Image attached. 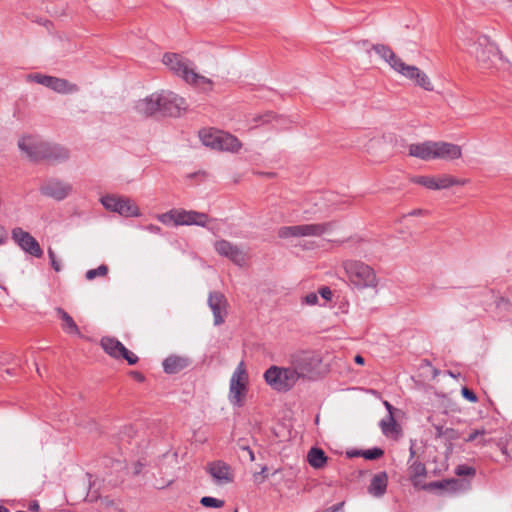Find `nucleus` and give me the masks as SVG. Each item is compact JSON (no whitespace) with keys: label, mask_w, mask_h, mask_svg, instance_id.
I'll return each instance as SVG.
<instances>
[{"label":"nucleus","mask_w":512,"mask_h":512,"mask_svg":"<svg viewBox=\"0 0 512 512\" xmlns=\"http://www.w3.org/2000/svg\"><path fill=\"white\" fill-rule=\"evenodd\" d=\"M48 255H49V258L51 260V265L53 267V269L56 271V272H59L61 270V264L60 262L56 259V255L54 253V251L50 248L48 249Z\"/></svg>","instance_id":"nucleus-41"},{"label":"nucleus","mask_w":512,"mask_h":512,"mask_svg":"<svg viewBox=\"0 0 512 512\" xmlns=\"http://www.w3.org/2000/svg\"><path fill=\"white\" fill-rule=\"evenodd\" d=\"M266 471L267 467L263 466L259 474H254L255 481H258L259 483L263 482V480L267 478V475L265 474Z\"/></svg>","instance_id":"nucleus-47"},{"label":"nucleus","mask_w":512,"mask_h":512,"mask_svg":"<svg viewBox=\"0 0 512 512\" xmlns=\"http://www.w3.org/2000/svg\"><path fill=\"white\" fill-rule=\"evenodd\" d=\"M163 100V91L154 92L145 98L135 102V110L145 116L161 112V101Z\"/></svg>","instance_id":"nucleus-20"},{"label":"nucleus","mask_w":512,"mask_h":512,"mask_svg":"<svg viewBox=\"0 0 512 512\" xmlns=\"http://www.w3.org/2000/svg\"><path fill=\"white\" fill-rule=\"evenodd\" d=\"M360 151L371 160L382 162L387 158L386 139L382 135H363L357 139Z\"/></svg>","instance_id":"nucleus-11"},{"label":"nucleus","mask_w":512,"mask_h":512,"mask_svg":"<svg viewBox=\"0 0 512 512\" xmlns=\"http://www.w3.org/2000/svg\"><path fill=\"white\" fill-rule=\"evenodd\" d=\"M327 456L320 448H311L307 454L308 463L315 469L323 468L327 463Z\"/></svg>","instance_id":"nucleus-30"},{"label":"nucleus","mask_w":512,"mask_h":512,"mask_svg":"<svg viewBox=\"0 0 512 512\" xmlns=\"http://www.w3.org/2000/svg\"><path fill=\"white\" fill-rule=\"evenodd\" d=\"M345 275L351 285L358 289L375 288L378 278L374 269L368 264L348 259L342 262Z\"/></svg>","instance_id":"nucleus-4"},{"label":"nucleus","mask_w":512,"mask_h":512,"mask_svg":"<svg viewBox=\"0 0 512 512\" xmlns=\"http://www.w3.org/2000/svg\"><path fill=\"white\" fill-rule=\"evenodd\" d=\"M149 230L158 232V231H160V228L157 226H154V225H150Z\"/></svg>","instance_id":"nucleus-54"},{"label":"nucleus","mask_w":512,"mask_h":512,"mask_svg":"<svg viewBox=\"0 0 512 512\" xmlns=\"http://www.w3.org/2000/svg\"><path fill=\"white\" fill-rule=\"evenodd\" d=\"M408 475L412 485L416 489L425 487V479L427 476V470L423 463L414 461L408 468Z\"/></svg>","instance_id":"nucleus-24"},{"label":"nucleus","mask_w":512,"mask_h":512,"mask_svg":"<svg viewBox=\"0 0 512 512\" xmlns=\"http://www.w3.org/2000/svg\"><path fill=\"white\" fill-rule=\"evenodd\" d=\"M333 227L332 222L283 226L278 230V236L283 239L291 237H321L331 232Z\"/></svg>","instance_id":"nucleus-9"},{"label":"nucleus","mask_w":512,"mask_h":512,"mask_svg":"<svg viewBox=\"0 0 512 512\" xmlns=\"http://www.w3.org/2000/svg\"><path fill=\"white\" fill-rule=\"evenodd\" d=\"M396 72L425 91L434 90V84L430 77L417 66L406 64L403 61Z\"/></svg>","instance_id":"nucleus-13"},{"label":"nucleus","mask_w":512,"mask_h":512,"mask_svg":"<svg viewBox=\"0 0 512 512\" xmlns=\"http://www.w3.org/2000/svg\"><path fill=\"white\" fill-rule=\"evenodd\" d=\"M71 190L72 188L68 183L58 180L47 181L41 187L42 194L56 200H63L70 194Z\"/></svg>","instance_id":"nucleus-21"},{"label":"nucleus","mask_w":512,"mask_h":512,"mask_svg":"<svg viewBox=\"0 0 512 512\" xmlns=\"http://www.w3.org/2000/svg\"><path fill=\"white\" fill-rule=\"evenodd\" d=\"M12 239L21 247V249L30 255L38 258L43 255V251L37 240L22 228L16 227L12 230Z\"/></svg>","instance_id":"nucleus-16"},{"label":"nucleus","mask_w":512,"mask_h":512,"mask_svg":"<svg viewBox=\"0 0 512 512\" xmlns=\"http://www.w3.org/2000/svg\"><path fill=\"white\" fill-rule=\"evenodd\" d=\"M373 50L378 54L395 72L403 62L388 46L377 44Z\"/></svg>","instance_id":"nucleus-25"},{"label":"nucleus","mask_w":512,"mask_h":512,"mask_svg":"<svg viewBox=\"0 0 512 512\" xmlns=\"http://www.w3.org/2000/svg\"><path fill=\"white\" fill-rule=\"evenodd\" d=\"M384 405L387 408L389 413L392 412L393 407H392V405L389 402L385 401Z\"/></svg>","instance_id":"nucleus-53"},{"label":"nucleus","mask_w":512,"mask_h":512,"mask_svg":"<svg viewBox=\"0 0 512 512\" xmlns=\"http://www.w3.org/2000/svg\"><path fill=\"white\" fill-rule=\"evenodd\" d=\"M358 454L367 460H375V459L380 458L384 454V451L380 448H373V449L363 450V451L359 452Z\"/></svg>","instance_id":"nucleus-37"},{"label":"nucleus","mask_w":512,"mask_h":512,"mask_svg":"<svg viewBox=\"0 0 512 512\" xmlns=\"http://www.w3.org/2000/svg\"><path fill=\"white\" fill-rule=\"evenodd\" d=\"M470 53L475 57L480 68L485 70L498 69L503 63L497 46L486 36H480L473 43Z\"/></svg>","instance_id":"nucleus-6"},{"label":"nucleus","mask_w":512,"mask_h":512,"mask_svg":"<svg viewBox=\"0 0 512 512\" xmlns=\"http://www.w3.org/2000/svg\"><path fill=\"white\" fill-rule=\"evenodd\" d=\"M410 181L414 184L423 186L429 190H436L435 175H416Z\"/></svg>","instance_id":"nucleus-33"},{"label":"nucleus","mask_w":512,"mask_h":512,"mask_svg":"<svg viewBox=\"0 0 512 512\" xmlns=\"http://www.w3.org/2000/svg\"><path fill=\"white\" fill-rule=\"evenodd\" d=\"M8 239V232L3 225H0V246L3 245Z\"/></svg>","instance_id":"nucleus-48"},{"label":"nucleus","mask_w":512,"mask_h":512,"mask_svg":"<svg viewBox=\"0 0 512 512\" xmlns=\"http://www.w3.org/2000/svg\"><path fill=\"white\" fill-rule=\"evenodd\" d=\"M380 427L383 434L387 437L396 438L400 433V427L395 421L392 412L388 413V415L381 420Z\"/></svg>","instance_id":"nucleus-29"},{"label":"nucleus","mask_w":512,"mask_h":512,"mask_svg":"<svg viewBox=\"0 0 512 512\" xmlns=\"http://www.w3.org/2000/svg\"><path fill=\"white\" fill-rule=\"evenodd\" d=\"M99 505L102 512H124L120 501L109 497L101 498Z\"/></svg>","instance_id":"nucleus-32"},{"label":"nucleus","mask_w":512,"mask_h":512,"mask_svg":"<svg viewBox=\"0 0 512 512\" xmlns=\"http://www.w3.org/2000/svg\"><path fill=\"white\" fill-rule=\"evenodd\" d=\"M188 359L181 356H170L163 362V367L166 373L175 374L185 369L188 366Z\"/></svg>","instance_id":"nucleus-27"},{"label":"nucleus","mask_w":512,"mask_h":512,"mask_svg":"<svg viewBox=\"0 0 512 512\" xmlns=\"http://www.w3.org/2000/svg\"><path fill=\"white\" fill-rule=\"evenodd\" d=\"M208 304L213 312L214 324L220 325L223 323L227 305L224 295L219 292L211 293L208 299Z\"/></svg>","instance_id":"nucleus-23"},{"label":"nucleus","mask_w":512,"mask_h":512,"mask_svg":"<svg viewBox=\"0 0 512 512\" xmlns=\"http://www.w3.org/2000/svg\"><path fill=\"white\" fill-rule=\"evenodd\" d=\"M55 150L58 151V154L55 155L54 159L56 161L58 160H65L68 158V151L66 149H63V148H55Z\"/></svg>","instance_id":"nucleus-46"},{"label":"nucleus","mask_w":512,"mask_h":512,"mask_svg":"<svg viewBox=\"0 0 512 512\" xmlns=\"http://www.w3.org/2000/svg\"><path fill=\"white\" fill-rule=\"evenodd\" d=\"M410 454H411V457H414V455H415V452H414V450H413V447H412V446L410 447Z\"/></svg>","instance_id":"nucleus-57"},{"label":"nucleus","mask_w":512,"mask_h":512,"mask_svg":"<svg viewBox=\"0 0 512 512\" xmlns=\"http://www.w3.org/2000/svg\"><path fill=\"white\" fill-rule=\"evenodd\" d=\"M178 209H172L166 213L159 214L157 219L164 225H175L177 226Z\"/></svg>","instance_id":"nucleus-35"},{"label":"nucleus","mask_w":512,"mask_h":512,"mask_svg":"<svg viewBox=\"0 0 512 512\" xmlns=\"http://www.w3.org/2000/svg\"><path fill=\"white\" fill-rule=\"evenodd\" d=\"M57 314L59 315L60 319L62 320V329L68 333V334H76L78 336H81V333L79 331V328L73 318L65 312L63 309L58 308Z\"/></svg>","instance_id":"nucleus-31"},{"label":"nucleus","mask_w":512,"mask_h":512,"mask_svg":"<svg viewBox=\"0 0 512 512\" xmlns=\"http://www.w3.org/2000/svg\"><path fill=\"white\" fill-rule=\"evenodd\" d=\"M242 451L247 454V456H248L250 461H254L255 460V455H254L253 451L249 447H243Z\"/></svg>","instance_id":"nucleus-49"},{"label":"nucleus","mask_w":512,"mask_h":512,"mask_svg":"<svg viewBox=\"0 0 512 512\" xmlns=\"http://www.w3.org/2000/svg\"><path fill=\"white\" fill-rule=\"evenodd\" d=\"M303 301L305 304L310 306L316 305L318 303V295L314 292H311L303 298Z\"/></svg>","instance_id":"nucleus-42"},{"label":"nucleus","mask_w":512,"mask_h":512,"mask_svg":"<svg viewBox=\"0 0 512 512\" xmlns=\"http://www.w3.org/2000/svg\"><path fill=\"white\" fill-rule=\"evenodd\" d=\"M461 394L466 400H468L471 403H476L478 401V397L476 396V394L467 387H463L461 389Z\"/></svg>","instance_id":"nucleus-40"},{"label":"nucleus","mask_w":512,"mask_h":512,"mask_svg":"<svg viewBox=\"0 0 512 512\" xmlns=\"http://www.w3.org/2000/svg\"><path fill=\"white\" fill-rule=\"evenodd\" d=\"M27 82H34L45 86L55 93L70 95L79 91V86L67 79L45 75L41 73H30L26 76Z\"/></svg>","instance_id":"nucleus-10"},{"label":"nucleus","mask_w":512,"mask_h":512,"mask_svg":"<svg viewBox=\"0 0 512 512\" xmlns=\"http://www.w3.org/2000/svg\"><path fill=\"white\" fill-rule=\"evenodd\" d=\"M198 136L204 146L217 151L237 153L243 146L236 136L212 127L202 128Z\"/></svg>","instance_id":"nucleus-5"},{"label":"nucleus","mask_w":512,"mask_h":512,"mask_svg":"<svg viewBox=\"0 0 512 512\" xmlns=\"http://www.w3.org/2000/svg\"><path fill=\"white\" fill-rule=\"evenodd\" d=\"M319 294L322 298H324L327 301H330L332 299V291L329 287H322L319 289Z\"/></svg>","instance_id":"nucleus-44"},{"label":"nucleus","mask_w":512,"mask_h":512,"mask_svg":"<svg viewBox=\"0 0 512 512\" xmlns=\"http://www.w3.org/2000/svg\"><path fill=\"white\" fill-rule=\"evenodd\" d=\"M208 222L209 217L205 213L178 209L177 226L197 225L204 227L207 225Z\"/></svg>","instance_id":"nucleus-22"},{"label":"nucleus","mask_w":512,"mask_h":512,"mask_svg":"<svg viewBox=\"0 0 512 512\" xmlns=\"http://www.w3.org/2000/svg\"><path fill=\"white\" fill-rule=\"evenodd\" d=\"M354 361L359 365H364L365 362L364 358L361 355H356L354 357Z\"/></svg>","instance_id":"nucleus-50"},{"label":"nucleus","mask_w":512,"mask_h":512,"mask_svg":"<svg viewBox=\"0 0 512 512\" xmlns=\"http://www.w3.org/2000/svg\"><path fill=\"white\" fill-rule=\"evenodd\" d=\"M445 485L442 482H432L429 484H425L424 488H421L422 490H432V489H443Z\"/></svg>","instance_id":"nucleus-45"},{"label":"nucleus","mask_w":512,"mask_h":512,"mask_svg":"<svg viewBox=\"0 0 512 512\" xmlns=\"http://www.w3.org/2000/svg\"><path fill=\"white\" fill-rule=\"evenodd\" d=\"M108 273V266L102 264L96 269H90L86 272L85 277L87 280H93L96 277H105Z\"/></svg>","instance_id":"nucleus-36"},{"label":"nucleus","mask_w":512,"mask_h":512,"mask_svg":"<svg viewBox=\"0 0 512 512\" xmlns=\"http://www.w3.org/2000/svg\"><path fill=\"white\" fill-rule=\"evenodd\" d=\"M200 503L204 507H211V508H221L224 505V501L223 500H220V499H217V498H213V497H209V496L202 497L201 500H200Z\"/></svg>","instance_id":"nucleus-38"},{"label":"nucleus","mask_w":512,"mask_h":512,"mask_svg":"<svg viewBox=\"0 0 512 512\" xmlns=\"http://www.w3.org/2000/svg\"><path fill=\"white\" fill-rule=\"evenodd\" d=\"M101 203L106 210L118 213L123 217H138L141 214L136 203L128 197L106 195L101 198Z\"/></svg>","instance_id":"nucleus-12"},{"label":"nucleus","mask_w":512,"mask_h":512,"mask_svg":"<svg viewBox=\"0 0 512 512\" xmlns=\"http://www.w3.org/2000/svg\"><path fill=\"white\" fill-rule=\"evenodd\" d=\"M162 63L176 76L182 78L187 84L194 86L204 92H210L213 89V81L196 72L192 63L183 56L176 53H166L163 55Z\"/></svg>","instance_id":"nucleus-1"},{"label":"nucleus","mask_w":512,"mask_h":512,"mask_svg":"<svg viewBox=\"0 0 512 512\" xmlns=\"http://www.w3.org/2000/svg\"><path fill=\"white\" fill-rule=\"evenodd\" d=\"M423 214L424 211L422 209H415L410 213L411 216H421Z\"/></svg>","instance_id":"nucleus-51"},{"label":"nucleus","mask_w":512,"mask_h":512,"mask_svg":"<svg viewBox=\"0 0 512 512\" xmlns=\"http://www.w3.org/2000/svg\"><path fill=\"white\" fill-rule=\"evenodd\" d=\"M206 470L217 485L231 483L234 479V473L231 467L220 460L209 463Z\"/></svg>","instance_id":"nucleus-19"},{"label":"nucleus","mask_w":512,"mask_h":512,"mask_svg":"<svg viewBox=\"0 0 512 512\" xmlns=\"http://www.w3.org/2000/svg\"><path fill=\"white\" fill-rule=\"evenodd\" d=\"M287 365L298 382H307L319 376L321 359L314 352L300 350L289 356Z\"/></svg>","instance_id":"nucleus-3"},{"label":"nucleus","mask_w":512,"mask_h":512,"mask_svg":"<svg viewBox=\"0 0 512 512\" xmlns=\"http://www.w3.org/2000/svg\"><path fill=\"white\" fill-rule=\"evenodd\" d=\"M0 512H8V510L4 506L0 505Z\"/></svg>","instance_id":"nucleus-56"},{"label":"nucleus","mask_w":512,"mask_h":512,"mask_svg":"<svg viewBox=\"0 0 512 512\" xmlns=\"http://www.w3.org/2000/svg\"><path fill=\"white\" fill-rule=\"evenodd\" d=\"M249 386V375L246 365L241 361L233 371L229 380L228 400L233 406H243Z\"/></svg>","instance_id":"nucleus-8"},{"label":"nucleus","mask_w":512,"mask_h":512,"mask_svg":"<svg viewBox=\"0 0 512 512\" xmlns=\"http://www.w3.org/2000/svg\"><path fill=\"white\" fill-rule=\"evenodd\" d=\"M274 118L275 116L272 113H265L253 117L251 121L254 123L253 127H256L258 122L265 124L271 122Z\"/></svg>","instance_id":"nucleus-39"},{"label":"nucleus","mask_w":512,"mask_h":512,"mask_svg":"<svg viewBox=\"0 0 512 512\" xmlns=\"http://www.w3.org/2000/svg\"><path fill=\"white\" fill-rule=\"evenodd\" d=\"M486 434L487 431L484 428L475 429L465 438V442L477 441V446L484 447L488 444V440L485 438Z\"/></svg>","instance_id":"nucleus-34"},{"label":"nucleus","mask_w":512,"mask_h":512,"mask_svg":"<svg viewBox=\"0 0 512 512\" xmlns=\"http://www.w3.org/2000/svg\"><path fill=\"white\" fill-rule=\"evenodd\" d=\"M388 484V476L385 472H380L373 476L369 492L374 496H381L385 493Z\"/></svg>","instance_id":"nucleus-28"},{"label":"nucleus","mask_w":512,"mask_h":512,"mask_svg":"<svg viewBox=\"0 0 512 512\" xmlns=\"http://www.w3.org/2000/svg\"><path fill=\"white\" fill-rule=\"evenodd\" d=\"M37 373H38L39 375H41V373H40V369H39L38 367H37Z\"/></svg>","instance_id":"nucleus-58"},{"label":"nucleus","mask_w":512,"mask_h":512,"mask_svg":"<svg viewBox=\"0 0 512 512\" xmlns=\"http://www.w3.org/2000/svg\"><path fill=\"white\" fill-rule=\"evenodd\" d=\"M30 510L32 511H38L39 510V504L37 502L30 505Z\"/></svg>","instance_id":"nucleus-52"},{"label":"nucleus","mask_w":512,"mask_h":512,"mask_svg":"<svg viewBox=\"0 0 512 512\" xmlns=\"http://www.w3.org/2000/svg\"><path fill=\"white\" fill-rule=\"evenodd\" d=\"M101 347L113 358H123L128 364L134 365L138 361V357L129 351L120 341L113 337H103L101 339Z\"/></svg>","instance_id":"nucleus-14"},{"label":"nucleus","mask_w":512,"mask_h":512,"mask_svg":"<svg viewBox=\"0 0 512 512\" xmlns=\"http://www.w3.org/2000/svg\"><path fill=\"white\" fill-rule=\"evenodd\" d=\"M18 147L28 158L32 160L52 157L47 154L45 145L31 136L22 137L18 142Z\"/></svg>","instance_id":"nucleus-18"},{"label":"nucleus","mask_w":512,"mask_h":512,"mask_svg":"<svg viewBox=\"0 0 512 512\" xmlns=\"http://www.w3.org/2000/svg\"><path fill=\"white\" fill-rule=\"evenodd\" d=\"M436 430H437V435H438V436L443 435L442 427H439V426H438V427H436Z\"/></svg>","instance_id":"nucleus-55"},{"label":"nucleus","mask_w":512,"mask_h":512,"mask_svg":"<svg viewBox=\"0 0 512 512\" xmlns=\"http://www.w3.org/2000/svg\"><path fill=\"white\" fill-rule=\"evenodd\" d=\"M436 190L449 189L453 186H464L469 183L468 179H460L451 174L435 175Z\"/></svg>","instance_id":"nucleus-26"},{"label":"nucleus","mask_w":512,"mask_h":512,"mask_svg":"<svg viewBox=\"0 0 512 512\" xmlns=\"http://www.w3.org/2000/svg\"><path fill=\"white\" fill-rule=\"evenodd\" d=\"M214 248L219 255L228 258L236 265L243 266L247 261L246 253L225 239L216 241Z\"/></svg>","instance_id":"nucleus-17"},{"label":"nucleus","mask_w":512,"mask_h":512,"mask_svg":"<svg viewBox=\"0 0 512 512\" xmlns=\"http://www.w3.org/2000/svg\"><path fill=\"white\" fill-rule=\"evenodd\" d=\"M457 474L458 475H474L475 474V470L472 468V467H469V466H459L457 468Z\"/></svg>","instance_id":"nucleus-43"},{"label":"nucleus","mask_w":512,"mask_h":512,"mask_svg":"<svg viewBox=\"0 0 512 512\" xmlns=\"http://www.w3.org/2000/svg\"><path fill=\"white\" fill-rule=\"evenodd\" d=\"M408 154L423 161H453L462 157V149L459 145L450 142L424 141L410 144Z\"/></svg>","instance_id":"nucleus-2"},{"label":"nucleus","mask_w":512,"mask_h":512,"mask_svg":"<svg viewBox=\"0 0 512 512\" xmlns=\"http://www.w3.org/2000/svg\"><path fill=\"white\" fill-rule=\"evenodd\" d=\"M187 109L186 100L171 91L163 90L161 101V113L168 116L178 117Z\"/></svg>","instance_id":"nucleus-15"},{"label":"nucleus","mask_w":512,"mask_h":512,"mask_svg":"<svg viewBox=\"0 0 512 512\" xmlns=\"http://www.w3.org/2000/svg\"><path fill=\"white\" fill-rule=\"evenodd\" d=\"M263 378L272 390L280 393L292 390L299 383L287 364L285 366H270L264 372Z\"/></svg>","instance_id":"nucleus-7"}]
</instances>
